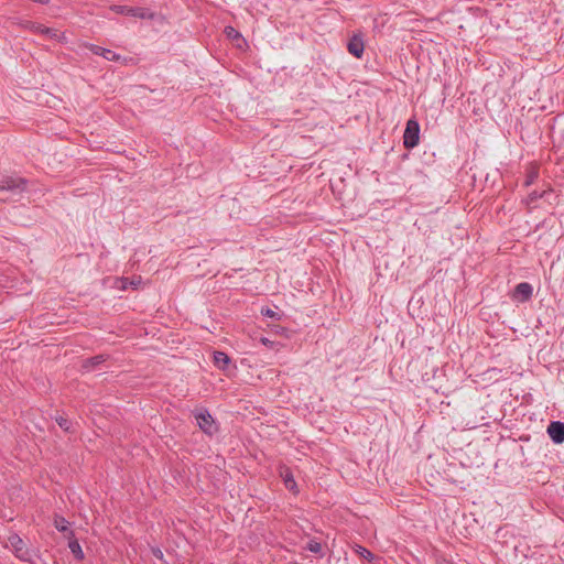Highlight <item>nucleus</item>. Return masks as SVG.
<instances>
[{"label": "nucleus", "instance_id": "a878e982", "mask_svg": "<svg viewBox=\"0 0 564 564\" xmlns=\"http://www.w3.org/2000/svg\"><path fill=\"white\" fill-rule=\"evenodd\" d=\"M444 564H456V563H454L452 561H445Z\"/></svg>", "mask_w": 564, "mask_h": 564}, {"label": "nucleus", "instance_id": "f03ea898", "mask_svg": "<svg viewBox=\"0 0 564 564\" xmlns=\"http://www.w3.org/2000/svg\"><path fill=\"white\" fill-rule=\"evenodd\" d=\"M193 415L199 429L207 435L213 436L218 432V424L205 408L195 409Z\"/></svg>", "mask_w": 564, "mask_h": 564}, {"label": "nucleus", "instance_id": "b1692460", "mask_svg": "<svg viewBox=\"0 0 564 564\" xmlns=\"http://www.w3.org/2000/svg\"><path fill=\"white\" fill-rule=\"evenodd\" d=\"M262 314L269 317H275L276 313L273 312L271 308L262 310Z\"/></svg>", "mask_w": 564, "mask_h": 564}, {"label": "nucleus", "instance_id": "6ab92c4d", "mask_svg": "<svg viewBox=\"0 0 564 564\" xmlns=\"http://www.w3.org/2000/svg\"><path fill=\"white\" fill-rule=\"evenodd\" d=\"M547 193H549L547 191H543V192L532 191L528 195V204L535 203L538 199L543 198Z\"/></svg>", "mask_w": 564, "mask_h": 564}, {"label": "nucleus", "instance_id": "393cba45", "mask_svg": "<svg viewBox=\"0 0 564 564\" xmlns=\"http://www.w3.org/2000/svg\"><path fill=\"white\" fill-rule=\"evenodd\" d=\"M261 343H262L263 345H267V346H268L269 344H272V341H271V340H269V339H268V338H265V337H262V338H261Z\"/></svg>", "mask_w": 564, "mask_h": 564}, {"label": "nucleus", "instance_id": "39448f33", "mask_svg": "<svg viewBox=\"0 0 564 564\" xmlns=\"http://www.w3.org/2000/svg\"><path fill=\"white\" fill-rule=\"evenodd\" d=\"M550 438L555 444H562L564 442V422L552 421L546 430Z\"/></svg>", "mask_w": 564, "mask_h": 564}, {"label": "nucleus", "instance_id": "423d86ee", "mask_svg": "<svg viewBox=\"0 0 564 564\" xmlns=\"http://www.w3.org/2000/svg\"><path fill=\"white\" fill-rule=\"evenodd\" d=\"M532 293V285L528 282H521L516 285L512 297L521 303H524L531 299Z\"/></svg>", "mask_w": 564, "mask_h": 564}, {"label": "nucleus", "instance_id": "aec40b11", "mask_svg": "<svg viewBox=\"0 0 564 564\" xmlns=\"http://www.w3.org/2000/svg\"><path fill=\"white\" fill-rule=\"evenodd\" d=\"M56 422L62 430H64L65 432H70L72 423L69 422L68 419L59 416L56 419Z\"/></svg>", "mask_w": 564, "mask_h": 564}, {"label": "nucleus", "instance_id": "20e7f679", "mask_svg": "<svg viewBox=\"0 0 564 564\" xmlns=\"http://www.w3.org/2000/svg\"><path fill=\"white\" fill-rule=\"evenodd\" d=\"M420 124L416 120L410 119L403 133V145L405 149H413L419 144Z\"/></svg>", "mask_w": 564, "mask_h": 564}, {"label": "nucleus", "instance_id": "2eb2a0df", "mask_svg": "<svg viewBox=\"0 0 564 564\" xmlns=\"http://www.w3.org/2000/svg\"><path fill=\"white\" fill-rule=\"evenodd\" d=\"M539 176V170L536 167H530L527 172V178H525V182H524V186H530L532 185L535 180L538 178Z\"/></svg>", "mask_w": 564, "mask_h": 564}, {"label": "nucleus", "instance_id": "dca6fc26", "mask_svg": "<svg viewBox=\"0 0 564 564\" xmlns=\"http://www.w3.org/2000/svg\"><path fill=\"white\" fill-rule=\"evenodd\" d=\"M225 34L232 41H243L241 34L232 26H226Z\"/></svg>", "mask_w": 564, "mask_h": 564}, {"label": "nucleus", "instance_id": "ddd939ff", "mask_svg": "<svg viewBox=\"0 0 564 564\" xmlns=\"http://www.w3.org/2000/svg\"><path fill=\"white\" fill-rule=\"evenodd\" d=\"M105 360H106V358L104 355L94 356L91 358L84 360L83 368L86 371H90V370L95 369L97 366L101 365Z\"/></svg>", "mask_w": 564, "mask_h": 564}, {"label": "nucleus", "instance_id": "9b49d317", "mask_svg": "<svg viewBox=\"0 0 564 564\" xmlns=\"http://www.w3.org/2000/svg\"><path fill=\"white\" fill-rule=\"evenodd\" d=\"M73 538L74 536H68V539H69L68 547H69L72 554L74 555V557L76 560L82 561L85 557L84 552L82 550V546H80L78 540L73 539Z\"/></svg>", "mask_w": 564, "mask_h": 564}, {"label": "nucleus", "instance_id": "1a4fd4ad", "mask_svg": "<svg viewBox=\"0 0 564 564\" xmlns=\"http://www.w3.org/2000/svg\"><path fill=\"white\" fill-rule=\"evenodd\" d=\"M88 47L93 54L100 55L107 61L117 62V61L121 59V56L111 50L104 48V47L95 45V44H90Z\"/></svg>", "mask_w": 564, "mask_h": 564}, {"label": "nucleus", "instance_id": "4be33fe9", "mask_svg": "<svg viewBox=\"0 0 564 564\" xmlns=\"http://www.w3.org/2000/svg\"><path fill=\"white\" fill-rule=\"evenodd\" d=\"M28 28L34 32V33H39L41 34V29H45L44 25L42 24H39V23H34V22H28Z\"/></svg>", "mask_w": 564, "mask_h": 564}, {"label": "nucleus", "instance_id": "412c9836", "mask_svg": "<svg viewBox=\"0 0 564 564\" xmlns=\"http://www.w3.org/2000/svg\"><path fill=\"white\" fill-rule=\"evenodd\" d=\"M41 34L45 35L48 39H57L58 37V31L56 29L47 28L41 29Z\"/></svg>", "mask_w": 564, "mask_h": 564}, {"label": "nucleus", "instance_id": "f8f14e48", "mask_svg": "<svg viewBox=\"0 0 564 564\" xmlns=\"http://www.w3.org/2000/svg\"><path fill=\"white\" fill-rule=\"evenodd\" d=\"M54 524L57 531L67 533L66 536H74V532L69 530V522L63 517H56Z\"/></svg>", "mask_w": 564, "mask_h": 564}, {"label": "nucleus", "instance_id": "4468645a", "mask_svg": "<svg viewBox=\"0 0 564 564\" xmlns=\"http://www.w3.org/2000/svg\"><path fill=\"white\" fill-rule=\"evenodd\" d=\"M230 362V358L228 357V355L224 351H215L214 352V364L219 368V369H226L227 366L229 365Z\"/></svg>", "mask_w": 564, "mask_h": 564}, {"label": "nucleus", "instance_id": "7ed1b4c3", "mask_svg": "<svg viewBox=\"0 0 564 564\" xmlns=\"http://www.w3.org/2000/svg\"><path fill=\"white\" fill-rule=\"evenodd\" d=\"M7 546L11 547L15 556L21 561H31V551L25 546L24 541L19 534L11 533L8 538Z\"/></svg>", "mask_w": 564, "mask_h": 564}, {"label": "nucleus", "instance_id": "f257e3e1", "mask_svg": "<svg viewBox=\"0 0 564 564\" xmlns=\"http://www.w3.org/2000/svg\"><path fill=\"white\" fill-rule=\"evenodd\" d=\"M28 181L14 175H0V200L15 202L25 192Z\"/></svg>", "mask_w": 564, "mask_h": 564}, {"label": "nucleus", "instance_id": "9d476101", "mask_svg": "<svg viewBox=\"0 0 564 564\" xmlns=\"http://www.w3.org/2000/svg\"><path fill=\"white\" fill-rule=\"evenodd\" d=\"M280 476L284 482L286 489L292 492H297V485L293 477V474L289 467H282L280 470Z\"/></svg>", "mask_w": 564, "mask_h": 564}, {"label": "nucleus", "instance_id": "a211bd4d", "mask_svg": "<svg viewBox=\"0 0 564 564\" xmlns=\"http://www.w3.org/2000/svg\"><path fill=\"white\" fill-rule=\"evenodd\" d=\"M305 549L308 550L312 553L319 554L321 556H323V554H322V550H323L322 544L319 542L315 541V540H311L307 543Z\"/></svg>", "mask_w": 564, "mask_h": 564}, {"label": "nucleus", "instance_id": "6e6552de", "mask_svg": "<svg viewBox=\"0 0 564 564\" xmlns=\"http://www.w3.org/2000/svg\"><path fill=\"white\" fill-rule=\"evenodd\" d=\"M112 10L116 13L130 15L134 18L145 19L147 14L144 13V9L140 7H128V6H115Z\"/></svg>", "mask_w": 564, "mask_h": 564}, {"label": "nucleus", "instance_id": "0eeeda50", "mask_svg": "<svg viewBox=\"0 0 564 564\" xmlns=\"http://www.w3.org/2000/svg\"><path fill=\"white\" fill-rule=\"evenodd\" d=\"M347 50L352 56H355L357 58H361L364 51H365V44H364L362 37L357 34L351 36L350 40L348 41Z\"/></svg>", "mask_w": 564, "mask_h": 564}, {"label": "nucleus", "instance_id": "f3484780", "mask_svg": "<svg viewBox=\"0 0 564 564\" xmlns=\"http://www.w3.org/2000/svg\"><path fill=\"white\" fill-rule=\"evenodd\" d=\"M356 553L367 560V561H372L375 555L366 547L361 546V545H357L356 549H355Z\"/></svg>", "mask_w": 564, "mask_h": 564}, {"label": "nucleus", "instance_id": "5701e85b", "mask_svg": "<svg viewBox=\"0 0 564 564\" xmlns=\"http://www.w3.org/2000/svg\"><path fill=\"white\" fill-rule=\"evenodd\" d=\"M152 554L159 558V560H163V552L159 549V547H155V549H152Z\"/></svg>", "mask_w": 564, "mask_h": 564}]
</instances>
